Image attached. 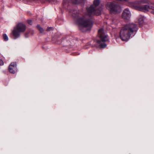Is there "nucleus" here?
Listing matches in <instances>:
<instances>
[{"instance_id": "obj_1", "label": "nucleus", "mask_w": 154, "mask_h": 154, "mask_svg": "<svg viewBox=\"0 0 154 154\" xmlns=\"http://www.w3.org/2000/svg\"><path fill=\"white\" fill-rule=\"evenodd\" d=\"M103 8L101 7L97 9L93 5L87 8V12L82 17H80L81 14L79 11L72 10L70 11V14L75 19L76 23L79 26V29L82 32L90 31L92 26L93 23L90 19V17L94 14L100 15Z\"/></svg>"}, {"instance_id": "obj_2", "label": "nucleus", "mask_w": 154, "mask_h": 154, "mask_svg": "<svg viewBox=\"0 0 154 154\" xmlns=\"http://www.w3.org/2000/svg\"><path fill=\"white\" fill-rule=\"evenodd\" d=\"M138 30L136 24L131 23L123 26L120 32V38L123 41H127L130 37H132Z\"/></svg>"}, {"instance_id": "obj_3", "label": "nucleus", "mask_w": 154, "mask_h": 154, "mask_svg": "<svg viewBox=\"0 0 154 154\" xmlns=\"http://www.w3.org/2000/svg\"><path fill=\"white\" fill-rule=\"evenodd\" d=\"M148 0H140L135 1L131 3L132 6L135 9L144 12L149 11V9L154 10V7L147 5H137L141 4L149 3Z\"/></svg>"}, {"instance_id": "obj_4", "label": "nucleus", "mask_w": 154, "mask_h": 154, "mask_svg": "<svg viewBox=\"0 0 154 154\" xmlns=\"http://www.w3.org/2000/svg\"><path fill=\"white\" fill-rule=\"evenodd\" d=\"M98 36L99 39L97 40V45L100 48H104L106 46L105 42L108 40V38L107 35L105 33L103 29L101 28L99 30Z\"/></svg>"}, {"instance_id": "obj_5", "label": "nucleus", "mask_w": 154, "mask_h": 154, "mask_svg": "<svg viewBox=\"0 0 154 154\" xmlns=\"http://www.w3.org/2000/svg\"><path fill=\"white\" fill-rule=\"evenodd\" d=\"M106 8L112 13H115L117 12H120L121 11L120 7L114 2L107 3L106 5Z\"/></svg>"}, {"instance_id": "obj_6", "label": "nucleus", "mask_w": 154, "mask_h": 154, "mask_svg": "<svg viewBox=\"0 0 154 154\" xmlns=\"http://www.w3.org/2000/svg\"><path fill=\"white\" fill-rule=\"evenodd\" d=\"M131 16V13L128 8L125 9L122 14V18L125 20L129 19Z\"/></svg>"}, {"instance_id": "obj_7", "label": "nucleus", "mask_w": 154, "mask_h": 154, "mask_svg": "<svg viewBox=\"0 0 154 154\" xmlns=\"http://www.w3.org/2000/svg\"><path fill=\"white\" fill-rule=\"evenodd\" d=\"M8 69L11 73H14L16 72L17 70L16 63L14 62L12 63L9 66Z\"/></svg>"}, {"instance_id": "obj_8", "label": "nucleus", "mask_w": 154, "mask_h": 154, "mask_svg": "<svg viewBox=\"0 0 154 154\" xmlns=\"http://www.w3.org/2000/svg\"><path fill=\"white\" fill-rule=\"evenodd\" d=\"M15 27L20 32H24L26 28V26L21 23L17 24Z\"/></svg>"}, {"instance_id": "obj_9", "label": "nucleus", "mask_w": 154, "mask_h": 154, "mask_svg": "<svg viewBox=\"0 0 154 154\" xmlns=\"http://www.w3.org/2000/svg\"><path fill=\"white\" fill-rule=\"evenodd\" d=\"M138 22L140 25H142L145 22L146 17L142 15H140L137 17Z\"/></svg>"}, {"instance_id": "obj_10", "label": "nucleus", "mask_w": 154, "mask_h": 154, "mask_svg": "<svg viewBox=\"0 0 154 154\" xmlns=\"http://www.w3.org/2000/svg\"><path fill=\"white\" fill-rule=\"evenodd\" d=\"M20 32L18 31L15 27L14 30L12 31L13 36L14 37L15 39H16L19 37Z\"/></svg>"}, {"instance_id": "obj_11", "label": "nucleus", "mask_w": 154, "mask_h": 154, "mask_svg": "<svg viewBox=\"0 0 154 154\" xmlns=\"http://www.w3.org/2000/svg\"><path fill=\"white\" fill-rule=\"evenodd\" d=\"M118 22L116 20L115 18H113L112 20L111 24L112 27L113 28H116V26Z\"/></svg>"}, {"instance_id": "obj_12", "label": "nucleus", "mask_w": 154, "mask_h": 154, "mask_svg": "<svg viewBox=\"0 0 154 154\" xmlns=\"http://www.w3.org/2000/svg\"><path fill=\"white\" fill-rule=\"evenodd\" d=\"M86 0H72V3L75 4H79L85 2Z\"/></svg>"}, {"instance_id": "obj_13", "label": "nucleus", "mask_w": 154, "mask_h": 154, "mask_svg": "<svg viewBox=\"0 0 154 154\" xmlns=\"http://www.w3.org/2000/svg\"><path fill=\"white\" fill-rule=\"evenodd\" d=\"M34 33L33 31L32 30H29L25 34V36L27 38L29 37V34H33Z\"/></svg>"}, {"instance_id": "obj_14", "label": "nucleus", "mask_w": 154, "mask_h": 154, "mask_svg": "<svg viewBox=\"0 0 154 154\" xmlns=\"http://www.w3.org/2000/svg\"><path fill=\"white\" fill-rule=\"evenodd\" d=\"M37 27L40 32L42 33L44 32V30L39 25H37Z\"/></svg>"}, {"instance_id": "obj_15", "label": "nucleus", "mask_w": 154, "mask_h": 154, "mask_svg": "<svg viewBox=\"0 0 154 154\" xmlns=\"http://www.w3.org/2000/svg\"><path fill=\"white\" fill-rule=\"evenodd\" d=\"M3 38L4 41H7L8 40V38L7 35L5 34H4L3 35Z\"/></svg>"}, {"instance_id": "obj_16", "label": "nucleus", "mask_w": 154, "mask_h": 154, "mask_svg": "<svg viewBox=\"0 0 154 154\" xmlns=\"http://www.w3.org/2000/svg\"><path fill=\"white\" fill-rule=\"evenodd\" d=\"M99 0H94V4L96 6H98L100 4Z\"/></svg>"}, {"instance_id": "obj_17", "label": "nucleus", "mask_w": 154, "mask_h": 154, "mask_svg": "<svg viewBox=\"0 0 154 154\" xmlns=\"http://www.w3.org/2000/svg\"><path fill=\"white\" fill-rule=\"evenodd\" d=\"M53 29V28L52 27H48L47 30V31H49L51 30H52Z\"/></svg>"}, {"instance_id": "obj_18", "label": "nucleus", "mask_w": 154, "mask_h": 154, "mask_svg": "<svg viewBox=\"0 0 154 154\" xmlns=\"http://www.w3.org/2000/svg\"><path fill=\"white\" fill-rule=\"evenodd\" d=\"M27 22L30 25H31L32 24V21L31 20H28Z\"/></svg>"}, {"instance_id": "obj_19", "label": "nucleus", "mask_w": 154, "mask_h": 154, "mask_svg": "<svg viewBox=\"0 0 154 154\" xmlns=\"http://www.w3.org/2000/svg\"><path fill=\"white\" fill-rule=\"evenodd\" d=\"M3 64L4 62L2 60L0 59V65H2Z\"/></svg>"}, {"instance_id": "obj_20", "label": "nucleus", "mask_w": 154, "mask_h": 154, "mask_svg": "<svg viewBox=\"0 0 154 154\" xmlns=\"http://www.w3.org/2000/svg\"><path fill=\"white\" fill-rule=\"evenodd\" d=\"M46 0L47 1H48L49 2H51L52 1V0Z\"/></svg>"}, {"instance_id": "obj_21", "label": "nucleus", "mask_w": 154, "mask_h": 154, "mask_svg": "<svg viewBox=\"0 0 154 154\" xmlns=\"http://www.w3.org/2000/svg\"><path fill=\"white\" fill-rule=\"evenodd\" d=\"M151 13H152V14H154V11H152V12H151Z\"/></svg>"}, {"instance_id": "obj_22", "label": "nucleus", "mask_w": 154, "mask_h": 154, "mask_svg": "<svg viewBox=\"0 0 154 154\" xmlns=\"http://www.w3.org/2000/svg\"><path fill=\"white\" fill-rule=\"evenodd\" d=\"M63 5H64V7H65V6L64 5V3H63Z\"/></svg>"}, {"instance_id": "obj_23", "label": "nucleus", "mask_w": 154, "mask_h": 154, "mask_svg": "<svg viewBox=\"0 0 154 154\" xmlns=\"http://www.w3.org/2000/svg\"><path fill=\"white\" fill-rule=\"evenodd\" d=\"M58 44H60V42H58Z\"/></svg>"}]
</instances>
